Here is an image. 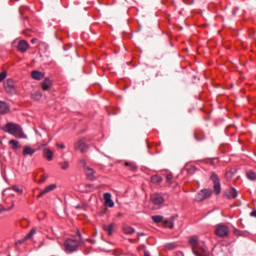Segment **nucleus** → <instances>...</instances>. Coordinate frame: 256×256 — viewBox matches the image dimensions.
Returning <instances> with one entry per match:
<instances>
[{"label":"nucleus","mask_w":256,"mask_h":256,"mask_svg":"<svg viewBox=\"0 0 256 256\" xmlns=\"http://www.w3.org/2000/svg\"><path fill=\"white\" fill-rule=\"evenodd\" d=\"M3 132L9 133L10 135L17 137L18 139H27V135H25V132H23V128H21L19 124L9 122L3 128Z\"/></svg>","instance_id":"f257e3e1"},{"label":"nucleus","mask_w":256,"mask_h":256,"mask_svg":"<svg viewBox=\"0 0 256 256\" xmlns=\"http://www.w3.org/2000/svg\"><path fill=\"white\" fill-rule=\"evenodd\" d=\"M79 240L77 239H67L64 242L65 251L67 253H73L79 249V245H81V233L78 232Z\"/></svg>","instance_id":"f03ea898"},{"label":"nucleus","mask_w":256,"mask_h":256,"mask_svg":"<svg viewBox=\"0 0 256 256\" xmlns=\"http://www.w3.org/2000/svg\"><path fill=\"white\" fill-rule=\"evenodd\" d=\"M189 245L192 247V251L194 255L196 256H207V252L203 248H197L199 245V237L198 236H192L189 239Z\"/></svg>","instance_id":"7ed1b4c3"},{"label":"nucleus","mask_w":256,"mask_h":256,"mask_svg":"<svg viewBox=\"0 0 256 256\" xmlns=\"http://www.w3.org/2000/svg\"><path fill=\"white\" fill-rule=\"evenodd\" d=\"M229 226L220 223L215 226L214 235L220 237V239H225V237H229Z\"/></svg>","instance_id":"20e7f679"},{"label":"nucleus","mask_w":256,"mask_h":256,"mask_svg":"<svg viewBox=\"0 0 256 256\" xmlns=\"http://www.w3.org/2000/svg\"><path fill=\"white\" fill-rule=\"evenodd\" d=\"M210 179L214 183L213 187L215 195H221V180H219V176H217L215 172H212Z\"/></svg>","instance_id":"39448f33"},{"label":"nucleus","mask_w":256,"mask_h":256,"mask_svg":"<svg viewBox=\"0 0 256 256\" xmlns=\"http://www.w3.org/2000/svg\"><path fill=\"white\" fill-rule=\"evenodd\" d=\"M74 150L75 151H80V153H87V151L89 150V145H87V143L85 142V139H80L77 140L74 143Z\"/></svg>","instance_id":"423d86ee"},{"label":"nucleus","mask_w":256,"mask_h":256,"mask_svg":"<svg viewBox=\"0 0 256 256\" xmlns=\"http://www.w3.org/2000/svg\"><path fill=\"white\" fill-rule=\"evenodd\" d=\"M150 201H151V203H153V205L160 206L165 203V198H163V195H161L159 193H155V194L151 195Z\"/></svg>","instance_id":"0eeeda50"},{"label":"nucleus","mask_w":256,"mask_h":256,"mask_svg":"<svg viewBox=\"0 0 256 256\" xmlns=\"http://www.w3.org/2000/svg\"><path fill=\"white\" fill-rule=\"evenodd\" d=\"M213 195V190L211 189H203L198 194V201H205V199H209Z\"/></svg>","instance_id":"6e6552de"},{"label":"nucleus","mask_w":256,"mask_h":256,"mask_svg":"<svg viewBox=\"0 0 256 256\" xmlns=\"http://www.w3.org/2000/svg\"><path fill=\"white\" fill-rule=\"evenodd\" d=\"M3 85L7 93H13L15 91V81L13 79H7Z\"/></svg>","instance_id":"1a4fd4ad"},{"label":"nucleus","mask_w":256,"mask_h":256,"mask_svg":"<svg viewBox=\"0 0 256 256\" xmlns=\"http://www.w3.org/2000/svg\"><path fill=\"white\" fill-rule=\"evenodd\" d=\"M17 49L20 53H27V50L29 49V43L25 40H20L18 42Z\"/></svg>","instance_id":"9d476101"},{"label":"nucleus","mask_w":256,"mask_h":256,"mask_svg":"<svg viewBox=\"0 0 256 256\" xmlns=\"http://www.w3.org/2000/svg\"><path fill=\"white\" fill-rule=\"evenodd\" d=\"M54 189H57L56 184H51V185L47 186L39 193V195L37 196V199H41V197H43V195H47V193H51V191H54Z\"/></svg>","instance_id":"9b49d317"},{"label":"nucleus","mask_w":256,"mask_h":256,"mask_svg":"<svg viewBox=\"0 0 256 256\" xmlns=\"http://www.w3.org/2000/svg\"><path fill=\"white\" fill-rule=\"evenodd\" d=\"M103 197L105 207H115V203L111 199V193H104Z\"/></svg>","instance_id":"f8f14e48"},{"label":"nucleus","mask_w":256,"mask_h":256,"mask_svg":"<svg viewBox=\"0 0 256 256\" xmlns=\"http://www.w3.org/2000/svg\"><path fill=\"white\" fill-rule=\"evenodd\" d=\"M11 111V107L7 102L0 101V115H7Z\"/></svg>","instance_id":"ddd939ff"},{"label":"nucleus","mask_w":256,"mask_h":256,"mask_svg":"<svg viewBox=\"0 0 256 256\" xmlns=\"http://www.w3.org/2000/svg\"><path fill=\"white\" fill-rule=\"evenodd\" d=\"M53 87V82L49 78H45L43 82H41L42 91H49V89Z\"/></svg>","instance_id":"4468645a"},{"label":"nucleus","mask_w":256,"mask_h":256,"mask_svg":"<svg viewBox=\"0 0 256 256\" xmlns=\"http://www.w3.org/2000/svg\"><path fill=\"white\" fill-rule=\"evenodd\" d=\"M225 195L227 199H237V195H238L237 189L230 188L225 191Z\"/></svg>","instance_id":"2eb2a0df"},{"label":"nucleus","mask_w":256,"mask_h":256,"mask_svg":"<svg viewBox=\"0 0 256 256\" xmlns=\"http://www.w3.org/2000/svg\"><path fill=\"white\" fill-rule=\"evenodd\" d=\"M35 152H36V150L31 148V146H24L22 155L24 157H27V155H30V157H33V155H35Z\"/></svg>","instance_id":"dca6fc26"},{"label":"nucleus","mask_w":256,"mask_h":256,"mask_svg":"<svg viewBox=\"0 0 256 256\" xmlns=\"http://www.w3.org/2000/svg\"><path fill=\"white\" fill-rule=\"evenodd\" d=\"M86 176L90 181H95V170L89 166L84 169Z\"/></svg>","instance_id":"f3484780"},{"label":"nucleus","mask_w":256,"mask_h":256,"mask_svg":"<svg viewBox=\"0 0 256 256\" xmlns=\"http://www.w3.org/2000/svg\"><path fill=\"white\" fill-rule=\"evenodd\" d=\"M32 79H35L36 81H41L43 77H45V74H43L41 71L33 70L31 72Z\"/></svg>","instance_id":"a211bd4d"},{"label":"nucleus","mask_w":256,"mask_h":256,"mask_svg":"<svg viewBox=\"0 0 256 256\" xmlns=\"http://www.w3.org/2000/svg\"><path fill=\"white\" fill-rule=\"evenodd\" d=\"M53 151L49 148H45L43 150V157H45V159H47V161H53Z\"/></svg>","instance_id":"6ab92c4d"},{"label":"nucleus","mask_w":256,"mask_h":256,"mask_svg":"<svg viewBox=\"0 0 256 256\" xmlns=\"http://www.w3.org/2000/svg\"><path fill=\"white\" fill-rule=\"evenodd\" d=\"M102 229L108 233L109 236L113 235V229H115V223L109 225H102Z\"/></svg>","instance_id":"aec40b11"},{"label":"nucleus","mask_w":256,"mask_h":256,"mask_svg":"<svg viewBox=\"0 0 256 256\" xmlns=\"http://www.w3.org/2000/svg\"><path fill=\"white\" fill-rule=\"evenodd\" d=\"M124 165L128 167L129 171H137V164H135V162H125Z\"/></svg>","instance_id":"412c9836"},{"label":"nucleus","mask_w":256,"mask_h":256,"mask_svg":"<svg viewBox=\"0 0 256 256\" xmlns=\"http://www.w3.org/2000/svg\"><path fill=\"white\" fill-rule=\"evenodd\" d=\"M194 137L196 141H203V139H205V133H203L202 131H196L194 133Z\"/></svg>","instance_id":"4be33fe9"},{"label":"nucleus","mask_w":256,"mask_h":256,"mask_svg":"<svg viewBox=\"0 0 256 256\" xmlns=\"http://www.w3.org/2000/svg\"><path fill=\"white\" fill-rule=\"evenodd\" d=\"M31 97L32 99H34V101H41V97H43V94L41 93V91H36L31 94Z\"/></svg>","instance_id":"5701e85b"},{"label":"nucleus","mask_w":256,"mask_h":256,"mask_svg":"<svg viewBox=\"0 0 256 256\" xmlns=\"http://www.w3.org/2000/svg\"><path fill=\"white\" fill-rule=\"evenodd\" d=\"M246 177L247 179H249V181H256V173L253 170H250L246 173Z\"/></svg>","instance_id":"b1692460"},{"label":"nucleus","mask_w":256,"mask_h":256,"mask_svg":"<svg viewBox=\"0 0 256 256\" xmlns=\"http://www.w3.org/2000/svg\"><path fill=\"white\" fill-rule=\"evenodd\" d=\"M123 232L126 235H133V233H135V229L133 227L127 226L123 228Z\"/></svg>","instance_id":"393cba45"},{"label":"nucleus","mask_w":256,"mask_h":256,"mask_svg":"<svg viewBox=\"0 0 256 256\" xmlns=\"http://www.w3.org/2000/svg\"><path fill=\"white\" fill-rule=\"evenodd\" d=\"M151 181H152V183L159 185V183H161L163 181V178L161 176L155 175V176L151 177Z\"/></svg>","instance_id":"a878e982"},{"label":"nucleus","mask_w":256,"mask_h":256,"mask_svg":"<svg viewBox=\"0 0 256 256\" xmlns=\"http://www.w3.org/2000/svg\"><path fill=\"white\" fill-rule=\"evenodd\" d=\"M35 233H37V229L32 228L30 232L24 237L25 241H28V239H31L33 235H35Z\"/></svg>","instance_id":"bb28decb"},{"label":"nucleus","mask_w":256,"mask_h":256,"mask_svg":"<svg viewBox=\"0 0 256 256\" xmlns=\"http://www.w3.org/2000/svg\"><path fill=\"white\" fill-rule=\"evenodd\" d=\"M236 171L235 170H230L228 172H226V179L227 181H231V179H233V176L235 175Z\"/></svg>","instance_id":"cd10ccee"},{"label":"nucleus","mask_w":256,"mask_h":256,"mask_svg":"<svg viewBox=\"0 0 256 256\" xmlns=\"http://www.w3.org/2000/svg\"><path fill=\"white\" fill-rule=\"evenodd\" d=\"M163 216L161 215H155L152 216V221H154V223H163Z\"/></svg>","instance_id":"c85d7f7f"},{"label":"nucleus","mask_w":256,"mask_h":256,"mask_svg":"<svg viewBox=\"0 0 256 256\" xmlns=\"http://www.w3.org/2000/svg\"><path fill=\"white\" fill-rule=\"evenodd\" d=\"M9 145H12V149L17 150L19 149V141L17 140H10Z\"/></svg>","instance_id":"c756f323"},{"label":"nucleus","mask_w":256,"mask_h":256,"mask_svg":"<svg viewBox=\"0 0 256 256\" xmlns=\"http://www.w3.org/2000/svg\"><path fill=\"white\" fill-rule=\"evenodd\" d=\"M163 226L168 229H173V220H163Z\"/></svg>","instance_id":"7c9ffc66"},{"label":"nucleus","mask_w":256,"mask_h":256,"mask_svg":"<svg viewBox=\"0 0 256 256\" xmlns=\"http://www.w3.org/2000/svg\"><path fill=\"white\" fill-rule=\"evenodd\" d=\"M59 166L61 167V169H62L63 171H67V169H69V162H68V161H66V162H60V163H59Z\"/></svg>","instance_id":"2f4dec72"},{"label":"nucleus","mask_w":256,"mask_h":256,"mask_svg":"<svg viewBox=\"0 0 256 256\" xmlns=\"http://www.w3.org/2000/svg\"><path fill=\"white\" fill-rule=\"evenodd\" d=\"M186 171H187V173H188L189 175H193V174H195V171H197V167H195V166H190V167L186 168Z\"/></svg>","instance_id":"473e14b6"},{"label":"nucleus","mask_w":256,"mask_h":256,"mask_svg":"<svg viewBox=\"0 0 256 256\" xmlns=\"http://www.w3.org/2000/svg\"><path fill=\"white\" fill-rule=\"evenodd\" d=\"M78 165L79 167H82L83 169H85L87 167V161L85 159H80L78 161Z\"/></svg>","instance_id":"72a5a7b5"},{"label":"nucleus","mask_w":256,"mask_h":256,"mask_svg":"<svg viewBox=\"0 0 256 256\" xmlns=\"http://www.w3.org/2000/svg\"><path fill=\"white\" fill-rule=\"evenodd\" d=\"M5 79H7V71H3L0 73V83L2 81H5Z\"/></svg>","instance_id":"f704fd0d"},{"label":"nucleus","mask_w":256,"mask_h":256,"mask_svg":"<svg viewBox=\"0 0 256 256\" xmlns=\"http://www.w3.org/2000/svg\"><path fill=\"white\" fill-rule=\"evenodd\" d=\"M12 189L16 193H19V195H23V189L19 188L18 186H13Z\"/></svg>","instance_id":"c9c22d12"},{"label":"nucleus","mask_w":256,"mask_h":256,"mask_svg":"<svg viewBox=\"0 0 256 256\" xmlns=\"http://www.w3.org/2000/svg\"><path fill=\"white\" fill-rule=\"evenodd\" d=\"M11 209H13V202H11V206L9 208L1 207L0 208V214L5 213V211H11Z\"/></svg>","instance_id":"e433bc0d"},{"label":"nucleus","mask_w":256,"mask_h":256,"mask_svg":"<svg viewBox=\"0 0 256 256\" xmlns=\"http://www.w3.org/2000/svg\"><path fill=\"white\" fill-rule=\"evenodd\" d=\"M176 247H177V244L175 243H170L166 245V249H170V251L175 249Z\"/></svg>","instance_id":"4c0bfd02"},{"label":"nucleus","mask_w":256,"mask_h":256,"mask_svg":"<svg viewBox=\"0 0 256 256\" xmlns=\"http://www.w3.org/2000/svg\"><path fill=\"white\" fill-rule=\"evenodd\" d=\"M47 177L46 175H42L40 180L38 181V183H45L47 181Z\"/></svg>","instance_id":"58836bf2"},{"label":"nucleus","mask_w":256,"mask_h":256,"mask_svg":"<svg viewBox=\"0 0 256 256\" xmlns=\"http://www.w3.org/2000/svg\"><path fill=\"white\" fill-rule=\"evenodd\" d=\"M208 163L210 165H215V163H217V159H210V160H208Z\"/></svg>","instance_id":"ea45409f"},{"label":"nucleus","mask_w":256,"mask_h":256,"mask_svg":"<svg viewBox=\"0 0 256 256\" xmlns=\"http://www.w3.org/2000/svg\"><path fill=\"white\" fill-rule=\"evenodd\" d=\"M172 179H173V175L168 174V175L166 176V180H167L168 183H169L170 181H172Z\"/></svg>","instance_id":"a19ab883"},{"label":"nucleus","mask_w":256,"mask_h":256,"mask_svg":"<svg viewBox=\"0 0 256 256\" xmlns=\"http://www.w3.org/2000/svg\"><path fill=\"white\" fill-rule=\"evenodd\" d=\"M56 147H59V149H65V144H56Z\"/></svg>","instance_id":"79ce46f5"},{"label":"nucleus","mask_w":256,"mask_h":256,"mask_svg":"<svg viewBox=\"0 0 256 256\" xmlns=\"http://www.w3.org/2000/svg\"><path fill=\"white\" fill-rule=\"evenodd\" d=\"M250 216H251V217H256V210L252 211V212L250 213Z\"/></svg>","instance_id":"37998d69"},{"label":"nucleus","mask_w":256,"mask_h":256,"mask_svg":"<svg viewBox=\"0 0 256 256\" xmlns=\"http://www.w3.org/2000/svg\"><path fill=\"white\" fill-rule=\"evenodd\" d=\"M31 43H37V38H33V39L31 40Z\"/></svg>","instance_id":"c03bdc74"},{"label":"nucleus","mask_w":256,"mask_h":256,"mask_svg":"<svg viewBox=\"0 0 256 256\" xmlns=\"http://www.w3.org/2000/svg\"><path fill=\"white\" fill-rule=\"evenodd\" d=\"M76 209H83V205H77Z\"/></svg>","instance_id":"a18cd8bd"},{"label":"nucleus","mask_w":256,"mask_h":256,"mask_svg":"<svg viewBox=\"0 0 256 256\" xmlns=\"http://www.w3.org/2000/svg\"><path fill=\"white\" fill-rule=\"evenodd\" d=\"M235 233H236L237 235H240L241 231L235 230Z\"/></svg>","instance_id":"49530a36"},{"label":"nucleus","mask_w":256,"mask_h":256,"mask_svg":"<svg viewBox=\"0 0 256 256\" xmlns=\"http://www.w3.org/2000/svg\"><path fill=\"white\" fill-rule=\"evenodd\" d=\"M140 235H145L144 233H140Z\"/></svg>","instance_id":"de8ad7c7"}]
</instances>
